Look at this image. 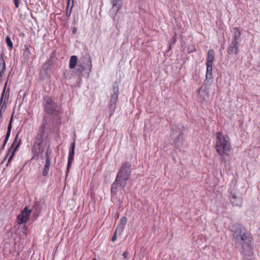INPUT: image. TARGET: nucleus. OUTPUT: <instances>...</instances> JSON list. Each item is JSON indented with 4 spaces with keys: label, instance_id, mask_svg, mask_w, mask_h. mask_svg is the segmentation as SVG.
Returning a JSON list of instances; mask_svg holds the SVG:
<instances>
[{
    "label": "nucleus",
    "instance_id": "ddd939ff",
    "mask_svg": "<svg viewBox=\"0 0 260 260\" xmlns=\"http://www.w3.org/2000/svg\"><path fill=\"white\" fill-rule=\"evenodd\" d=\"M183 142V136L182 131H179V134L176 137L174 140L175 145L176 148H179L182 144Z\"/></svg>",
    "mask_w": 260,
    "mask_h": 260
},
{
    "label": "nucleus",
    "instance_id": "f257e3e1",
    "mask_svg": "<svg viewBox=\"0 0 260 260\" xmlns=\"http://www.w3.org/2000/svg\"><path fill=\"white\" fill-rule=\"evenodd\" d=\"M131 174V165L126 162L122 165L117 173L115 180L112 183L111 188L112 193L116 194L120 188H122L125 186Z\"/></svg>",
    "mask_w": 260,
    "mask_h": 260
},
{
    "label": "nucleus",
    "instance_id": "6ab92c4d",
    "mask_svg": "<svg viewBox=\"0 0 260 260\" xmlns=\"http://www.w3.org/2000/svg\"><path fill=\"white\" fill-rule=\"evenodd\" d=\"M51 160H49V159H48V160H46L45 164L42 173L43 176H46L48 175Z\"/></svg>",
    "mask_w": 260,
    "mask_h": 260
},
{
    "label": "nucleus",
    "instance_id": "f03ea898",
    "mask_svg": "<svg viewBox=\"0 0 260 260\" xmlns=\"http://www.w3.org/2000/svg\"><path fill=\"white\" fill-rule=\"evenodd\" d=\"M215 149L218 154L222 158L225 156H230L232 147L230 140L227 135L222 134L221 132L216 133Z\"/></svg>",
    "mask_w": 260,
    "mask_h": 260
},
{
    "label": "nucleus",
    "instance_id": "7ed1b4c3",
    "mask_svg": "<svg viewBox=\"0 0 260 260\" xmlns=\"http://www.w3.org/2000/svg\"><path fill=\"white\" fill-rule=\"evenodd\" d=\"M48 120L47 116H44L42 124L40 127L38 134L36 138L35 142L32 146V151L35 153V155L41 153L42 154L45 148V141L47 138L45 135V131L46 125L48 124Z\"/></svg>",
    "mask_w": 260,
    "mask_h": 260
},
{
    "label": "nucleus",
    "instance_id": "dca6fc26",
    "mask_svg": "<svg viewBox=\"0 0 260 260\" xmlns=\"http://www.w3.org/2000/svg\"><path fill=\"white\" fill-rule=\"evenodd\" d=\"M9 89H8L7 90V92H6L3 103L1 105V106L0 110H1V112L5 111V110L6 108V107H7V103L9 100Z\"/></svg>",
    "mask_w": 260,
    "mask_h": 260
},
{
    "label": "nucleus",
    "instance_id": "6e6552de",
    "mask_svg": "<svg viewBox=\"0 0 260 260\" xmlns=\"http://www.w3.org/2000/svg\"><path fill=\"white\" fill-rule=\"evenodd\" d=\"M212 80L209 79H206L204 81V85L200 88L198 91L199 99L201 102H206L209 98V93L208 91L207 84L211 81Z\"/></svg>",
    "mask_w": 260,
    "mask_h": 260
},
{
    "label": "nucleus",
    "instance_id": "bb28decb",
    "mask_svg": "<svg viewBox=\"0 0 260 260\" xmlns=\"http://www.w3.org/2000/svg\"><path fill=\"white\" fill-rule=\"evenodd\" d=\"M51 151L49 149H47L46 153H45V156H46V160L49 159V160H51Z\"/></svg>",
    "mask_w": 260,
    "mask_h": 260
},
{
    "label": "nucleus",
    "instance_id": "c9c22d12",
    "mask_svg": "<svg viewBox=\"0 0 260 260\" xmlns=\"http://www.w3.org/2000/svg\"><path fill=\"white\" fill-rule=\"evenodd\" d=\"M73 34H76V29L74 28V29H73Z\"/></svg>",
    "mask_w": 260,
    "mask_h": 260
},
{
    "label": "nucleus",
    "instance_id": "39448f33",
    "mask_svg": "<svg viewBox=\"0 0 260 260\" xmlns=\"http://www.w3.org/2000/svg\"><path fill=\"white\" fill-rule=\"evenodd\" d=\"M43 105L44 106V111L45 112L44 116L45 115L47 116V119L49 123L51 121V118L49 117V115L55 117L58 115V106L57 104L48 96H46L44 98Z\"/></svg>",
    "mask_w": 260,
    "mask_h": 260
},
{
    "label": "nucleus",
    "instance_id": "1a4fd4ad",
    "mask_svg": "<svg viewBox=\"0 0 260 260\" xmlns=\"http://www.w3.org/2000/svg\"><path fill=\"white\" fill-rule=\"evenodd\" d=\"M81 59L86 60V62L84 63V65L80 64L78 66V68L76 69V73L79 75H80L85 70H87L89 72H90L92 69V61L90 56L89 54H87L86 56L83 57Z\"/></svg>",
    "mask_w": 260,
    "mask_h": 260
},
{
    "label": "nucleus",
    "instance_id": "4468645a",
    "mask_svg": "<svg viewBox=\"0 0 260 260\" xmlns=\"http://www.w3.org/2000/svg\"><path fill=\"white\" fill-rule=\"evenodd\" d=\"M230 201L233 206H240L242 204V200L240 197L237 196L235 194H231Z\"/></svg>",
    "mask_w": 260,
    "mask_h": 260
},
{
    "label": "nucleus",
    "instance_id": "20e7f679",
    "mask_svg": "<svg viewBox=\"0 0 260 260\" xmlns=\"http://www.w3.org/2000/svg\"><path fill=\"white\" fill-rule=\"evenodd\" d=\"M233 237L236 243L241 245H248L252 238L247 230L240 224H236L233 228Z\"/></svg>",
    "mask_w": 260,
    "mask_h": 260
},
{
    "label": "nucleus",
    "instance_id": "c756f323",
    "mask_svg": "<svg viewBox=\"0 0 260 260\" xmlns=\"http://www.w3.org/2000/svg\"><path fill=\"white\" fill-rule=\"evenodd\" d=\"M117 230H118L117 229H116L115 231V232H114V234H113V236H112V238H111V240H112V242H114L116 240V237H116V233H117Z\"/></svg>",
    "mask_w": 260,
    "mask_h": 260
},
{
    "label": "nucleus",
    "instance_id": "423d86ee",
    "mask_svg": "<svg viewBox=\"0 0 260 260\" xmlns=\"http://www.w3.org/2000/svg\"><path fill=\"white\" fill-rule=\"evenodd\" d=\"M233 30V39L227 49V53L229 55H237L239 53V46L241 41L240 30L235 27Z\"/></svg>",
    "mask_w": 260,
    "mask_h": 260
},
{
    "label": "nucleus",
    "instance_id": "cd10ccee",
    "mask_svg": "<svg viewBox=\"0 0 260 260\" xmlns=\"http://www.w3.org/2000/svg\"><path fill=\"white\" fill-rule=\"evenodd\" d=\"M72 8H73V7H67L66 11V15L68 17L70 16L71 12H72Z\"/></svg>",
    "mask_w": 260,
    "mask_h": 260
},
{
    "label": "nucleus",
    "instance_id": "5701e85b",
    "mask_svg": "<svg viewBox=\"0 0 260 260\" xmlns=\"http://www.w3.org/2000/svg\"><path fill=\"white\" fill-rule=\"evenodd\" d=\"M119 83L115 82L113 86V93L119 94Z\"/></svg>",
    "mask_w": 260,
    "mask_h": 260
},
{
    "label": "nucleus",
    "instance_id": "f3484780",
    "mask_svg": "<svg viewBox=\"0 0 260 260\" xmlns=\"http://www.w3.org/2000/svg\"><path fill=\"white\" fill-rule=\"evenodd\" d=\"M6 70L5 62L4 60V58L1 56L0 60V80H2L3 78V74Z\"/></svg>",
    "mask_w": 260,
    "mask_h": 260
},
{
    "label": "nucleus",
    "instance_id": "4c0bfd02",
    "mask_svg": "<svg viewBox=\"0 0 260 260\" xmlns=\"http://www.w3.org/2000/svg\"><path fill=\"white\" fill-rule=\"evenodd\" d=\"M170 49H171V47L170 46L169 50H170Z\"/></svg>",
    "mask_w": 260,
    "mask_h": 260
},
{
    "label": "nucleus",
    "instance_id": "7c9ffc66",
    "mask_svg": "<svg viewBox=\"0 0 260 260\" xmlns=\"http://www.w3.org/2000/svg\"><path fill=\"white\" fill-rule=\"evenodd\" d=\"M128 255L129 253L126 251H125L123 253V256L126 259H128Z\"/></svg>",
    "mask_w": 260,
    "mask_h": 260
},
{
    "label": "nucleus",
    "instance_id": "b1692460",
    "mask_svg": "<svg viewBox=\"0 0 260 260\" xmlns=\"http://www.w3.org/2000/svg\"><path fill=\"white\" fill-rule=\"evenodd\" d=\"M6 84H7V82L6 83L4 87L3 91L2 94L1 95V99H0V107L1 106V105L4 102L3 101H4V98H5V95L6 94L5 91H6Z\"/></svg>",
    "mask_w": 260,
    "mask_h": 260
},
{
    "label": "nucleus",
    "instance_id": "aec40b11",
    "mask_svg": "<svg viewBox=\"0 0 260 260\" xmlns=\"http://www.w3.org/2000/svg\"><path fill=\"white\" fill-rule=\"evenodd\" d=\"M126 221H127V219H126V217H122L120 220L119 224L118 225V226L117 227L116 229H117V230L119 229L120 231V232H123L124 228L125 225H126Z\"/></svg>",
    "mask_w": 260,
    "mask_h": 260
},
{
    "label": "nucleus",
    "instance_id": "e433bc0d",
    "mask_svg": "<svg viewBox=\"0 0 260 260\" xmlns=\"http://www.w3.org/2000/svg\"><path fill=\"white\" fill-rule=\"evenodd\" d=\"M3 112H1V110H0V116H2V113H3Z\"/></svg>",
    "mask_w": 260,
    "mask_h": 260
},
{
    "label": "nucleus",
    "instance_id": "c85d7f7f",
    "mask_svg": "<svg viewBox=\"0 0 260 260\" xmlns=\"http://www.w3.org/2000/svg\"><path fill=\"white\" fill-rule=\"evenodd\" d=\"M74 6V0H68V7H73Z\"/></svg>",
    "mask_w": 260,
    "mask_h": 260
},
{
    "label": "nucleus",
    "instance_id": "2f4dec72",
    "mask_svg": "<svg viewBox=\"0 0 260 260\" xmlns=\"http://www.w3.org/2000/svg\"><path fill=\"white\" fill-rule=\"evenodd\" d=\"M19 1H20V0H14V4H15V7L16 8H18L19 6Z\"/></svg>",
    "mask_w": 260,
    "mask_h": 260
},
{
    "label": "nucleus",
    "instance_id": "2eb2a0df",
    "mask_svg": "<svg viewBox=\"0 0 260 260\" xmlns=\"http://www.w3.org/2000/svg\"><path fill=\"white\" fill-rule=\"evenodd\" d=\"M78 57L76 55H72L71 56L69 61V67L71 69H74L78 62Z\"/></svg>",
    "mask_w": 260,
    "mask_h": 260
},
{
    "label": "nucleus",
    "instance_id": "393cba45",
    "mask_svg": "<svg viewBox=\"0 0 260 260\" xmlns=\"http://www.w3.org/2000/svg\"><path fill=\"white\" fill-rule=\"evenodd\" d=\"M6 42L8 47H9L11 49L13 48V44L12 42L10 37L7 36L6 38Z\"/></svg>",
    "mask_w": 260,
    "mask_h": 260
},
{
    "label": "nucleus",
    "instance_id": "4be33fe9",
    "mask_svg": "<svg viewBox=\"0 0 260 260\" xmlns=\"http://www.w3.org/2000/svg\"><path fill=\"white\" fill-rule=\"evenodd\" d=\"M118 94H117V93H113L112 94V95H111V100H110L111 105L112 104L115 105L116 104V103L117 101V99H118Z\"/></svg>",
    "mask_w": 260,
    "mask_h": 260
},
{
    "label": "nucleus",
    "instance_id": "9b49d317",
    "mask_svg": "<svg viewBox=\"0 0 260 260\" xmlns=\"http://www.w3.org/2000/svg\"><path fill=\"white\" fill-rule=\"evenodd\" d=\"M31 212V210H28L27 207H25L22 211L21 214L17 217V222L19 224H22L27 221L28 219L30 214Z\"/></svg>",
    "mask_w": 260,
    "mask_h": 260
},
{
    "label": "nucleus",
    "instance_id": "a878e982",
    "mask_svg": "<svg viewBox=\"0 0 260 260\" xmlns=\"http://www.w3.org/2000/svg\"><path fill=\"white\" fill-rule=\"evenodd\" d=\"M112 6L115 5L116 6L121 7V0H111Z\"/></svg>",
    "mask_w": 260,
    "mask_h": 260
},
{
    "label": "nucleus",
    "instance_id": "412c9836",
    "mask_svg": "<svg viewBox=\"0 0 260 260\" xmlns=\"http://www.w3.org/2000/svg\"><path fill=\"white\" fill-rule=\"evenodd\" d=\"M12 120H13V116H12L11 118V120L9 122V125H8V130H7V133L6 134V137L7 139H8L9 138V137H10V133H11V129H12Z\"/></svg>",
    "mask_w": 260,
    "mask_h": 260
},
{
    "label": "nucleus",
    "instance_id": "72a5a7b5",
    "mask_svg": "<svg viewBox=\"0 0 260 260\" xmlns=\"http://www.w3.org/2000/svg\"><path fill=\"white\" fill-rule=\"evenodd\" d=\"M5 145H6L5 144H3L2 145V146L1 147L0 151H2V150H3L5 149Z\"/></svg>",
    "mask_w": 260,
    "mask_h": 260
},
{
    "label": "nucleus",
    "instance_id": "473e14b6",
    "mask_svg": "<svg viewBox=\"0 0 260 260\" xmlns=\"http://www.w3.org/2000/svg\"><path fill=\"white\" fill-rule=\"evenodd\" d=\"M23 228H24V231H23V233H24L25 235H26L27 233L26 232V230L27 228L25 225L23 226Z\"/></svg>",
    "mask_w": 260,
    "mask_h": 260
},
{
    "label": "nucleus",
    "instance_id": "f8f14e48",
    "mask_svg": "<svg viewBox=\"0 0 260 260\" xmlns=\"http://www.w3.org/2000/svg\"><path fill=\"white\" fill-rule=\"evenodd\" d=\"M75 141L72 143L71 144L70 148H69V156H68V166L67 168V174H68L70 167L71 166V165L72 162L74 161V155L75 154Z\"/></svg>",
    "mask_w": 260,
    "mask_h": 260
},
{
    "label": "nucleus",
    "instance_id": "9d476101",
    "mask_svg": "<svg viewBox=\"0 0 260 260\" xmlns=\"http://www.w3.org/2000/svg\"><path fill=\"white\" fill-rule=\"evenodd\" d=\"M18 135V134L16 135L13 144L11 145V147L8 149V151L7 152V155H8L10 153H11V155L8 158V164H9L11 161V160L12 159L17 149L19 147V145H20V144L21 142V140H20L19 141V142L17 143V144L15 146V143L16 142L17 140Z\"/></svg>",
    "mask_w": 260,
    "mask_h": 260
},
{
    "label": "nucleus",
    "instance_id": "0eeeda50",
    "mask_svg": "<svg viewBox=\"0 0 260 260\" xmlns=\"http://www.w3.org/2000/svg\"><path fill=\"white\" fill-rule=\"evenodd\" d=\"M215 53L213 49L209 50L208 52L207 61H206V78L207 79L212 80V68L213 61L214 59Z\"/></svg>",
    "mask_w": 260,
    "mask_h": 260
},
{
    "label": "nucleus",
    "instance_id": "f704fd0d",
    "mask_svg": "<svg viewBox=\"0 0 260 260\" xmlns=\"http://www.w3.org/2000/svg\"><path fill=\"white\" fill-rule=\"evenodd\" d=\"M8 139H7L6 138H5V141L4 142V143L3 144H6V143H7L8 141Z\"/></svg>",
    "mask_w": 260,
    "mask_h": 260
},
{
    "label": "nucleus",
    "instance_id": "a211bd4d",
    "mask_svg": "<svg viewBox=\"0 0 260 260\" xmlns=\"http://www.w3.org/2000/svg\"><path fill=\"white\" fill-rule=\"evenodd\" d=\"M121 7L120 6H116L115 5L112 6L110 11V14L113 19H115L116 15Z\"/></svg>",
    "mask_w": 260,
    "mask_h": 260
}]
</instances>
